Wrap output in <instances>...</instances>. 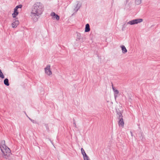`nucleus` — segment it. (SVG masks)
<instances>
[{
    "instance_id": "30",
    "label": "nucleus",
    "mask_w": 160,
    "mask_h": 160,
    "mask_svg": "<svg viewBox=\"0 0 160 160\" xmlns=\"http://www.w3.org/2000/svg\"><path fill=\"white\" fill-rule=\"evenodd\" d=\"M29 119L31 121V120H32V119H31L30 118H29V117H28Z\"/></svg>"
},
{
    "instance_id": "19",
    "label": "nucleus",
    "mask_w": 160,
    "mask_h": 160,
    "mask_svg": "<svg viewBox=\"0 0 160 160\" xmlns=\"http://www.w3.org/2000/svg\"><path fill=\"white\" fill-rule=\"evenodd\" d=\"M114 94H118L119 93V91L118 90L116 89L114 91H113Z\"/></svg>"
},
{
    "instance_id": "24",
    "label": "nucleus",
    "mask_w": 160,
    "mask_h": 160,
    "mask_svg": "<svg viewBox=\"0 0 160 160\" xmlns=\"http://www.w3.org/2000/svg\"><path fill=\"white\" fill-rule=\"evenodd\" d=\"M84 160H90L88 156L84 159Z\"/></svg>"
},
{
    "instance_id": "17",
    "label": "nucleus",
    "mask_w": 160,
    "mask_h": 160,
    "mask_svg": "<svg viewBox=\"0 0 160 160\" xmlns=\"http://www.w3.org/2000/svg\"><path fill=\"white\" fill-rule=\"evenodd\" d=\"M22 5L21 4H20L18 5L15 8L18 9L19 8H21L22 7Z\"/></svg>"
},
{
    "instance_id": "28",
    "label": "nucleus",
    "mask_w": 160,
    "mask_h": 160,
    "mask_svg": "<svg viewBox=\"0 0 160 160\" xmlns=\"http://www.w3.org/2000/svg\"><path fill=\"white\" fill-rule=\"evenodd\" d=\"M31 121L33 123H34V121L33 120H31Z\"/></svg>"
},
{
    "instance_id": "6",
    "label": "nucleus",
    "mask_w": 160,
    "mask_h": 160,
    "mask_svg": "<svg viewBox=\"0 0 160 160\" xmlns=\"http://www.w3.org/2000/svg\"><path fill=\"white\" fill-rule=\"evenodd\" d=\"M77 4L74 9V11L76 12L78 11L81 6V4L79 1H77Z\"/></svg>"
},
{
    "instance_id": "15",
    "label": "nucleus",
    "mask_w": 160,
    "mask_h": 160,
    "mask_svg": "<svg viewBox=\"0 0 160 160\" xmlns=\"http://www.w3.org/2000/svg\"><path fill=\"white\" fill-rule=\"evenodd\" d=\"M1 143L2 144V147L1 148H4V146H6L5 145V141L4 140L2 141Z\"/></svg>"
},
{
    "instance_id": "3",
    "label": "nucleus",
    "mask_w": 160,
    "mask_h": 160,
    "mask_svg": "<svg viewBox=\"0 0 160 160\" xmlns=\"http://www.w3.org/2000/svg\"><path fill=\"white\" fill-rule=\"evenodd\" d=\"M142 21L143 19L141 18H138L135 19H134L128 22L127 23H125L123 25V27L125 28V26L127 25V24L133 25L140 23L142 22Z\"/></svg>"
},
{
    "instance_id": "4",
    "label": "nucleus",
    "mask_w": 160,
    "mask_h": 160,
    "mask_svg": "<svg viewBox=\"0 0 160 160\" xmlns=\"http://www.w3.org/2000/svg\"><path fill=\"white\" fill-rule=\"evenodd\" d=\"M50 65H47L46 67L45 68V73L48 75H50L52 74V72L50 70Z\"/></svg>"
},
{
    "instance_id": "8",
    "label": "nucleus",
    "mask_w": 160,
    "mask_h": 160,
    "mask_svg": "<svg viewBox=\"0 0 160 160\" xmlns=\"http://www.w3.org/2000/svg\"><path fill=\"white\" fill-rule=\"evenodd\" d=\"M120 47L122 49V52L123 53L125 54L127 52V50L124 46L123 45H121Z\"/></svg>"
},
{
    "instance_id": "2",
    "label": "nucleus",
    "mask_w": 160,
    "mask_h": 160,
    "mask_svg": "<svg viewBox=\"0 0 160 160\" xmlns=\"http://www.w3.org/2000/svg\"><path fill=\"white\" fill-rule=\"evenodd\" d=\"M1 150L3 153L4 155L5 156V158L7 159L9 157L11 154V150L7 146H4L3 148H0Z\"/></svg>"
},
{
    "instance_id": "12",
    "label": "nucleus",
    "mask_w": 160,
    "mask_h": 160,
    "mask_svg": "<svg viewBox=\"0 0 160 160\" xmlns=\"http://www.w3.org/2000/svg\"><path fill=\"white\" fill-rule=\"evenodd\" d=\"M4 83L5 85L7 86H9V80L8 78H5L4 80Z\"/></svg>"
},
{
    "instance_id": "18",
    "label": "nucleus",
    "mask_w": 160,
    "mask_h": 160,
    "mask_svg": "<svg viewBox=\"0 0 160 160\" xmlns=\"http://www.w3.org/2000/svg\"><path fill=\"white\" fill-rule=\"evenodd\" d=\"M55 17L57 20H58L59 19L60 17L58 15L56 14Z\"/></svg>"
},
{
    "instance_id": "22",
    "label": "nucleus",
    "mask_w": 160,
    "mask_h": 160,
    "mask_svg": "<svg viewBox=\"0 0 160 160\" xmlns=\"http://www.w3.org/2000/svg\"><path fill=\"white\" fill-rule=\"evenodd\" d=\"M82 155L83 156L84 159L86 158V157H88V156L87 155L86 153H84L83 154H82Z\"/></svg>"
},
{
    "instance_id": "27",
    "label": "nucleus",
    "mask_w": 160,
    "mask_h": 160,
    "mask_svg": "<svg viewBox=\"0 0 160 160\" xmlns=\"http://www.w3.org/2000/svg\"><path fill=\"white\" fill-rule=\"evenodd\" d=\"M118 94H114V97H115V98L116 99V98L118 96V95H117Z\"/></svg>"
},
{
    "instance_id": "29",
    "label": "nucleus",
    "mask_w": 160,
    "mask_h": 160,
    "mask_svg": "<svg viewBox=\"0 0 160 160\" xmlns=\"http://www.w3.org/2000/svg\"><path fill=\"white\" fill-rule=\"evenodd\" d=\"M141 136H142V138H141V139H142L143 138V136L142 135H141Z\"/></svg>"
},
{
    "instance_id": "13",
    "label": "nucleus",
    "mask_w": 160,
    "mask_h": 160,
    "mask_svg": "<svg viewBox=\"0 0 160 160\" xmlns=\"http://www.w3.org/2000/svg\"><path fill=\"white\" fill-rule=\"evenodd\" d=\"M142 2V0H135V3L137 5H138L140 4Z\"/></svg>"
},
{
    "instance_id": "20",
    "label": "nucleus",
    "mask_w": 160,
    "mask_h": 160,
    "mask_svg": "<svg viewBox=\"0 0 160 160\" xmlns=\"http://www.w3.org/2000/svg\"><path fill=\"white\" fill-rule=\"evenodd\" d=\"M81 153L82 154H83L84 153H85L84 150L82 148H81Z\"/></svg>"
},
{
    "instance_id": "21",
    "label": "nucleus",
    "mask_w": 160,
    "mask_h": 160,
    "mask_svg": "<svg viewBox=\"0 0 160 160\" xmlns=\"http://www.w3.org/2000/svg\"><path fill=\"white\" fill-rule=\"evenodd\" d=\"M56 14L54 12H52L51 14V15L52 16H55Z\"/></svg>"
},
{
    "instance_id": "10",
    "label": "nucleus",
    "mask_w": 160,
    "mask_h": 160,
    "mask_svg": "<svg viewBox=\"0 0 160 160\" xmlns=\"http://www.w3.org/2000/svg\"><path fill=\"white\" fill-rule=\"evenodd\" d=\"M77 39H78V40H83V38L81 36V34L78 32H77Z\"/></svg>"
},
{
    "instance_id": "1",
    "label": "nucleus",
    "mask_w": 160,
    "mask_h": 160,
    "mask_svg": "<svg viewBox=\"0 0 160 160\" xmlns=\"http://www.w3.org/2000/svg\"><path fill=\"white\" fill-rule=\"evenodd\" d=\"M44 10V7L40 2H36L33 5L31 12L30 16L34 21L36 22L38 20V18L42 13Z\"/></svg>"
},
{
    "instance_id": "23",
    "label": "nucleus",
    "mask_w": 160,
    "mask_h": 160,
    "mask_svg": "<svg viewBox=\"0 0 160 160\" xmlns=\"http://www.w3.org/2000/svg\"><path fill=\"white\" fill-rule=\"evenodd\" d=\"M14 12L15 13H18V9L16 8H15L14 9Z\"/></svg>"
},
{
    "instance_id": "14",
    "label": "nucleus",
    "mask_w": 160,
    "mask_h": 160,
    "mask_svg": "<svg viewBox=\"0 0 160 160\" xmlns=\"http://www.w3.org/2000/svg\"><path fill=\"white\" fill-rule=\"evenodd\" d=\"M0 78L2 79H3L4 78V76L1 70L0 69Z\"/></svg>"
},
{
    "instance_id": "11",
    "label": "nucleus",
    "mask_w": 160,
    "mask_h": 160,
    "mask_svg": "<svg viewBox=\"0 0 160 160\" xmlns=\"http://www.w3.org/2000/svg\"><path fill=\"white\" fill-rule=\"evenodd\" d=\"M117 117L118 119L122 118L123 116L122 113L121 112H119L117 111Z\"/></svg>"
},
{
    "instance_id": "25",
    "label": "nucleus",
    "mask_w": 160,
    "mask_h": 160,
    "mask_svg": "<svg viewBox=\"0 0 160 160\" xmlns=\"http://www.w3.org/2000/svg\"><path fill=\"white\" fill-rule=\"evenodd\" d=\"M74 122L73 123V124L74 125V126L75 127H76V123H75V121L74 120Z\"/></svg>"
},
{
    "instance_id": "9",
    "label": "nucleus",
    "mask_w": 160,
    "mask_h": 160,
    "mask_svg": "<svg viewBox=\"0 0 160 160\" xmlns=\"http://www.w3.org/2000/svg\"><path fill=\"white\" fill-rule=\"evenodd\" d=\"M90 29L89 24H87L85 26V32H88L90 31Z\"/></svg>"
},
{
    "instance_id": "7",
    "label": "nucleus",
    "mask_w": 160,
    "mask_h": 160,
    "mask_svg": "<svg viewBox=\"0 0 160 160\" xmlns=\"http://www.w3.org/2000/svg\"><path fill=\"white\" fill-rule=\"evenodd\" d=\"M118 122V125L119 126H121L122 127H123L124 126V122L123 119V118L119 119Z\"/></svg>"
},
{
    "instance_id": "31",
    "label": "nucleus",
    "mask_w": 160,
    "mask_h": 160,
    "mask_svg": "<svg viewBox=\"0 0 160 160\" xmlns=\"http://www.w3.org/2000/svg\"><path fill=\"white\" fill-rule=\"evenodd\" d=\"M131 134H132V132H131Z\"/></svg>"
},
{
    "instance_id": "26",
    "label": "nucleus",
    "mask_w": 160,
    "mask_h": 160,
    "mask_svg": "<svg viewBox=\"0 0 160 160\" xmlns=\"http://www.w3.org/2000/svg\"><path fill=\"white\" fill-rule=\"evenodd\" d=\"M112 88L113 91H114L116 89L115 88L113 87V85H112Z\"/></svg>"
},
{
    "instance_id": "5",
    "label": "nucleus",
    "mask_w": 160,
    "mask_h": 160,
    "mask_svg": "<svg viewBox=\"0 0 160 160\" xmlns=\"http://www.w3.org/2000/svg\"><path fill=\"white\" fill-rule=\"evenodd\" d=\"M19 22L18 20L14 19L12 24V27L13 28H16L19 24Z\"/></svg>"
},
{
    "instance_id": "16",
    "label": "nucleus",
    "mask_w": 160,
    "mask_h": 160,
    "mask_svg": "<svg viewBox=\"0 0 160 160\" xmlns=\"http://www.w3.org/2000/svg\"><path fill=\"white\" fill-rule=\"evenodd\" d=\"M18 14V13H15L14 12V13L12 14V16L13 18H15Z\"/></svg>"
}]
</instances>
